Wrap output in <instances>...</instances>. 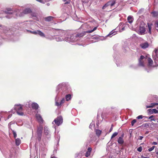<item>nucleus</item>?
Instances as JSON below:
<instances>
[{"label":"nucleus","mask_w":158,"mask_h":158,"mask_svg":"<svg viewBox=\"0 0 158 158\" xmlns=\"http://www.w3.org/2000/svg\"><path fill=\"white\" fill-rule=\"evenodd\" d=\"M97 28V27H94L93 30L91 31H84L80 34H77L75 35V34H73L70 35V38H68L69 37H66L64 39V40L66 41H77L78 39H77V37H81L84 35L86 33H91L93 31H95Z\"/></svg>","instance_id":"f257e3e1"},{"label":"nucleus","mask_w":158,"mask_h":158,"mask_svg":"<svg viewBox=\"0 0 158 158\" xmlns=\"http://www.w3.org/2000/svg\"><path fill=\"white\" fill-rule=\"evenodd\" d=\"M145 24L143 22L140 23V26L138 31V33L139 34L144 35L145 34Z\"/></svg>","instance_id":"f03ea898"},{"label":"nucleus","mask_w":158,"mask_h":158,"mask_svg":"<svg viewBox=\"0 0 158 158\" xmlns=\"http://www.w3.org/2000/svg\"><path fill=\"white\" fill-rule=\"evenodd\" d=\"M14 109L19 115H22L23 114L22 112V106L21 105H15L14 107Z\"/></svg>","instance_id":"7ed1b4c3"},{"label":"nucleus","mask_w":158,"mask_h":158,"mask_svg":"<svg viewBox=\"0 0 158 158\" xmlns=\"http://www.w3.org/2000/svg\"><path fill=\"white\" fill-rule=\"evenodd\" d=\"M152 57L155 63L158 65V48L155 49L152 53Z\"/></svg>","instance_id":"20e7f679"},{"label":"nucleus","mask_w":158,"mask_h":158,"mask_svg":"<svg viewBox=\"0 0 158 158\" xmlns=\"http://www.w3.org/2000/svg\"><path fill=\"white\" fill-rule=\"evenodd\" d=\"M43 127L42 126H40L38 128L37 134V139L39 141H40L41 139L42 136V132L43 130Z\"/></svg>","instance_id":"39448f33"},{"label":"nucleus","mask_w":158,"mask_h":158,"mask_svg":"<svg viewBox=\"0 0 158 158\" xmlns=\"http://www.w3.org/2000/svg\"><path fill=\"white\" fill-rule=\"evenodd\" d=\"M147 59L145 58L143 56H141L140 58L139 59V64L140 66H143L145 63V60Z\"/></svg>","instance_id":"423d86ee"},{"label":"nucleus","mask_w":158,"mask_h":158,"mask_svg":"<svg viewBox=\"0 0 158 158\" xmlns=\"http://www.w3.org/2000/svg\"><path fill=\"white\" fill-rule=\"evenodd\" d=\"M55 124L58 126H59L63 122V118L61 116L58 117L54 120Z\"/></svg>","instance_id":"0eeeda50"},{"label":"nucleus","mask_w":158,"mask_h":158,"mask_svg":"<svg viewBox=\"0 0 158 158\" xmlns=\"http://www.w3.org/2000/svg\"><path fill=\"white\" fill-rule=\"evenodd\" d=\"M28 107H31L33 109L36 110L38 107V105L36 103H32L31 101H30L28 103Z\"/></svg>","instance_id":"6e6552de"},{"label":"nucleus","mask_w":158,"mask_h":158,"mask_svg":"<svg viewBox=\"0 0 158 158\" xmlns=\"http://www.w3.org/2000/svg\"><path fill=\"white\" fill-rule=\"evenodd\" d=\"M115 3V1L111 2V1L108 2L102 7V9H104L106 7L110 6H113Z\"/></svg>","instance_id":"1a4fd4ad"},{"label":"nucleus","mask_w":158,"mask_h":158,"mask_svg":"<svg viewBox=\"0 0 158 158\" xmlns=\"http://www.w3.org/2000/svg\"><path fill=\"white\" fill-rule=\"evenodd\" d=\"M31 12V10L30 9L26 8L24 10L23 14L21 13L20 15H19V16H22L23 15V14H28L30 13Z\"/></svg>","instance_id":"9d476101"},{"label":"nucleus","mask_w":158,"mask_h":158,"mask_svg":"<svg viewBox=\"0 0 158 158\" xmlns=\"http://www.w3.org/2000/svg\"><path fill=\"white\" fill-rule=\"evenodd\" d=\"M140 46L142 48L145 49L148 47L149 44L147 42H145L141 44Z\"/></svg>","instance_id":"9b49d317"},{"label":"nucleus","mask_w":158,"mask_h":158,"mask_svg":"<svg viewBox=\"0 0 158 158\" xmlns=\"http://www.w3.org/2000/svg\"><path fill=\"white\" fill-rule=\"evenodd\" d=\"M36 117L38 121L40 123H42L43 120L40 114H36Z\"/></svg>","instance_id":"f8f14e48"},{"label":"nucleus","mask_w":158,"mask_h":158,"mask_svg":"<svg viewBox=\"0 0 158 158\" xmlns=\"http://www.w3.org/2000/svg\"><path fill=\"white\" fill-rule=\"evenodd\" d=\"M124 135L123 134L121 137H119L118 139V143L120 144H123L124 143V140L123 138V137Z\"/></svg>","instance_id":"ddd939ff"},{"label":"nucleus","mask_w":158,"mask_h":158,"mask_svg":"<svg viewBox=\"0 0 158 158\" xmlns=\"http://www.w3.org/2000/svg\"><path fill=\"white\" fill-rule=\"evenodd\" d=\"M44 131L45 134L46 136H49L50 135L49 131L48 130V128L47 127H44Z\"/></svg>","instance_id":"4468645a"},{"label":"nucleus","mask_w":158,"mask_h":158,"mask_svg":"<svg viewBox=\"0 0 158 158\" xmlns=\"http://www.w3.org/2000/svg\"><path fill=\"white\" fill-rule=\"evenodd\" d=\"M146 58H147L146 59H147L148 61L149 65V66H152L153 63L152 60L151 58L148 57L147 56H146Z\"/></svg>","instance_id":"2eb2a0df"},{"label":"nucleus","mask_w":158,"mask_h":158,"mask_svg":"<svg viewBox=\"0 0 158 158\" xmlns=\"http://www.w3.org/2000/svg\"><path fill=\"white\" fill-rule=\"evenodd\" d=\"M133 18L131 16H128L127 18V20L128 22L130 23H131L133 22Z\"/></svg>","instance_id":"dca6fc26"},{"label":"nucleus","mask_w":158,"mask_h":158,"mask_svg":"<svg viewBox=\"0 0 158 158\" xmlns=\"http://www.w3.org/2000/svg\"><path fill=\"white\" fill-rule=\"evenodd\" d=\"M144 117L145 118H148L149 119H150L151 121H155V118H154V116H153V115H151V116H150L149 117Z\"/></svg>","instance_id":"f3484780"},{"label":"nucleus","mask_w":158,"mask_h":158,"mask_svg":"<svg viewBox=\"0 0 158 158\" xmlns=\"http://www.w3.org/2000/svg\"><path fill=\"white\" fill-rule=\"evenodd\" d=\"M56 40L57 41H61L63 40L64 39L63 38L60 37H57L56 38Z\"/></svg>","instance_id":"a211bd4d"},{"label":"nucleus","mask_w":158,"mask_h":158,"mask_svg":"<svg viewBox=\"0 0 158 158\" xmlns=\"http://www.w3.org/2000/svg\"><path fill=\"white\" fill-rule=\"evenodd\" d=\"M15 143L17 145H19L21 143V140L19 139H15Z\"/></svg>","instance_id":"6ab92c4d"},{"label":"nucleus","mask_w":158,"mask_h":158,"mask_svg":"<svg viewBox=\"0 0 158 158\" xmlns=\"http://www.w3.org/2000/svg\"><path fill=\"white\" fill-rule=\"evenodd\" d=\"M148 29H149L148 32L150 34H151V29H152V24H151L148 23Z\"/></svg>","instance_id":"aec40b11"},{"label":"nucleus","mask_w":158,"mask_h":158,"mask_svg":"<svg viewBox=\"0 0 158 158\" xmlns=\"http://www.w3.org/2000/svg\"><path fill=\"white\" fill-rule=\"evenodd\" d=\"M152 16L156 17L158 16V12L153 11L151 13Z\"/></svg>","instance_id":"412c9836"},{"label":"nucleus","mask_w":158,"mask_h":158,"mask_svg":"<svg viewBox=\"0 0 158 158\" xmlns=\"http://www.w3.org/2000/svg\"><path fill=\"white\" fill-rule=\"evenodd\" d=\"M53 18V17L52 16H48L46 17L45 19L46 21H51Z\"/></svg>","instance_id":"4be33fe9"},{"label":"nucleus","mask_w":158,"mask_h":158,"mask_svg":"<svg viewBox=\"0 0 158 158\" xmlns=\"http://www.w3.org/2000/svg\"><path fill=\"white\" fill-rule=\"evenodd\" d=\"M65 98L66 101H68L71 99V95L69 94L67 95H66Z\"/></svg>","instance_id":"5701e85b"},{"label":"nucleus","mask_w":158,"mask_h":158,"mask_svg":"<svg viewBox=\"0 0 158 158\" xmlns=\"http://www.w3.org/2000/svg\"><path fill=\"white\" fill-rule=\"evenodd\" d=\"M39 35L42 37H45V35L44 33L38 30V33Z\"/></svg>","instance_id":"b1692460"},{"label":"nucleus","mask_w":158,"mask_h":158,"mask_svg":"<svg viewBox=\"0 0 158 158\" xmlns=\"http://www.w3.org/2000/svg\"><path fill=\"white\" fill-rule=\"evenodd\" d=\"M96 134L98 136H99L101 133V131L99 130H97L96 131Z\"/></svg>","instance_id":"393cba45"},{"label":"nucleus","mask_w":158,"mask_h":158,"mask_svg":"<svg viewBox=\"0 0 158 158\" xmlns=\"http://www.w3.org/2000/svg\"><path fill=\"white\" fill-rule=\"evenodd\" d=\"M155 26L156 27V30L158 31V19L155 22Z\"/></svg>","instance_id":"a878e982"},{"label":"nucleus","mask_w":158,"mask_h":158,"mask_svg":"<svg viewBox=\"0 0 158 158\" xmlns=\"http://www.w3.org/2000/svg\"><path fill=\"white\" fill-rule=\"evenodd\" d=\"M36 1L41 3H44L45 2L47 1L48 0H36Z\"/></svg>","instance_id":"bb28decb"},{"label":"nucleus","mask_w":158,"mask_h":158,"mask_svg":"<svg viewBox=\"0 0 158 158\" xmlns=\"http://www.w3.org/2000/svg\"><path fill=\"white\" fill-rule=\"evenodd\" d=\"M118 134V132H115L114 133L113 135H112V136H111V139L114 138V137H115V136H116Z\"/></svg>","instance_id":"cd10ccee"},{"label":"nucleus","mask_w":158,"mask_h":158,"mask_svg":"<svg viewBox=\"0 0 158 158\" xmlns=\"http://www.w3.org/2000/svg\"><path fill=\"white\" fill-rule=\"evenodd\" d=\"M148 114H153V111L152 110H152L151 109H149L148 110Z\"/></svg>","instance_id":"c85d7f7f"},{"label":"nucleus","mask_w":158,"mask_h":158,"mask_svg":"<svg viewBox=\"0 0 158 158\" xmlns=\"http://www.w3.org/2000/svg\"><path fill=\"white\" fill-rule=\"evenodd\" d=\"M136 122V120L134 119L131 122V124L132 126H133L134 124Z\"/></svg>","instance_id":"c756f323"},{"label":"nucleus","mask_w":158,"mask_h":158,"mask_svg":"<svg viewBox=\"0 0 158 158\" xmlns=\"http://www.w3.org/2000/svg\"><path fill=\"white\" fill-rule=\"evenodd\" d=\"M30 32L32 34L35 35H36L38 33V30L37 31H30Z\"/></svg>","instance_id":"7c9ffc66"},{"label":"nucleus","mask_w":158,"mask_h":158,"mask_svg":"<svg viewBox=\"0 0 158 158\" xmlns=\"http://www.w3.org/2000/svg\"><path fill=\"white\" fill-rule=\"evenodd\" d=\"M155 147V146H153L151 148H149L148 150L149 151V152H151L152 151L154 148Z\"/></svg>","instance_id":"2f4dec72"},{"label":"nucleus","mask_w":158,"mask_h":158,"mask_svg":"<svg viewBox=\"0 0 158 158\" xmlns=\"http://www.w3.org/2000/svg\"><path fill=\"white\" fill-rule=\"evenodd\" d=\"M115 31H114L113 30L111 31L109 34L108 35V36H110V35L114 33Z\"/></svg>","instance_id":"473e14b6"},{"label":"nucleus","mask_w":158,"mask_h":158,"mask_svg":"<svg viewBox=\"0 0 158 158\" xmlns=\"http://www.w3.org/2000/svg\"><path fill=\"white\" fill-rule=\"evenodd\" d=\"M137 150L139 152H141L142 151V147L140 146L137 149Z\"/></svg>","instance_id":"72a5a7b5"},{"label":"nucleus","mask_w":158,"mask_h":158,"mask_svg":"<svg viewBox=\"0 0 158 158\" xmlns=\"http://www.w3.org/2000/svg\"><path fill=\"white\" fill-rule=\"evenodd\" d=\"M152 110L153 111V113H158V111L156 109H152Z\"/></svg>","instance_id":"f704fd0d"},{"label":"nucleus","mask_w":158,"mask_h":158,"mask_svg":"<svg viewBox=\"0 0 158 158\" xmlns=\"http://www.w3.org/2000/svg\"><path fill=\"white\" fill-rule=\"evenodd\" d=\"M13 133L14 135V137L15 138L17 136V134L14 131H13Z\"/></svg>","instance_id":"c9c22d12"},{"label":"nucleus","mask_w":158,"mask_h":158,"mask_svg":"<svg viewBox=\"0 0 158 158\" xmlns=\"http://www.w3.org/2000/svg\"><path fill=\"white\" fill-rule=\"evenodd\" d=\"M90 152L87 151L86 152V154H85V156L86 157L89 156V155L90 154Z\"/></svg>","instance_id":"e433bc0d"},{"label":"nucleus","mask_w":158,"mask_h":158,"mask_svg":"<svg viewBox=\"0 0 158 158\" xmlns=\"http://www.w3.org/2000/svg\"><path fill=\"white\" fill-rule=\"evenodd\" d=\"M65 101L64 99V98H63L61 100L60 102V105H61Z\"/></svg>","instance_id":"4c0bfd02"},{"label":"nucleus","mask_w":158,"mask_h":158,"mask_svg":"<svg viewBox=\"0 0 158 158\" xmlns=\"http://www.w3.org/2000/svg\"><path fill=\"white\" fill-rule=\"evenodd\" d=\"M143 118V116L142 115H139L138 116H137L136 118H137L138 119H142Z\"/></svg>","instance_id":"58836bf2"},{"label":"nucleus","mask_w":158,"mask_h":158,"mask_svg":"<svg viewBox=\"0 0 158 158\" xmlns=\"http://www.w3.org/2000/svg\"><path fill=\"white\" fill-rule=\"evenodd\" d=\"M92 151V148H89L88 149V152H89L90 153Z\"/></svg>","instance_id":"ea45409f"},{"label":"nucleus","mask_w":158,"mask_h":158,"mask_svg":"<svg viewBox=\"0 0 158 158\" xmlns=\"http://www.w3.org/2000/svg\"><path fill=\"white\" fill-rule=\"evenodd\" d=\"M70 2H71V1L70 0H68L65 2V3H64V4L70 3Z\"/></svg>","instance_id":"a19ab883"},{"label":"nucleus","mask_w":158,"mask_h":158,"mask_svg":"<svg viewBox=\"0 0 158 158\" xmlns=\"http://www.w3.org/2000/svg\"><path fill=\"white\" fill-rule=\"evenodd\" d=\"M151 106H146L147 108H151L153 106L152 105H151Z\"/></svg>","instance_id":"79ce46f5"},{"label":"nucleus","mask_w":158,"mask_h":158,"mask_svg":"<svg viewBox=\"0 0 158 158\" xmlns=\"http://www.w3.org/2000/svg\"><path fill=\"white\" fill-rule=\"evenodd\" d=\"M60 103H59V102H56V106H60L61 105H60Z\"/></svg>","instance_id":"37998d69"},{"label":"nucleus","mask_w":158,"mask_h":158,"mask_svg":"<svg viewBox=\"0 0 158 158\" xmlns=\"http://www.w3.org/2000/svg\"><path fill=\"white\" fill-rule=\"evenodd\" d=\"M151 105H152L153 106L155 105H158V103H152L151 104Z\"/></svg>","instance_id":"c03bdc74"},{"label":"nucleus","mask_w":158,"mask_h":158,"mask_svg":"<svg viewBox=\"0 0 158 158\" xmlns=\"http://www.w3.org/2000/svg\"><path fill=\"white\" fill-rule=\"evenodd\" d=\"M143 138V137L142 136H140L139 137L138 139L139 140H142V139Z\"/></svg>","instance_id":"a18cd8bd"},{"label":"nucleus","mask_w":158,"mask_h":158,"mask_svg":"<svg viewBox=\"0 0 158 158\" xmlns=\"http://www.w3.org/2000/svg\"><path fill=\"white\" fill-rule=\"evenodd\" d=\"M113 128V125H112L111 127L110 128V131H109V132H111L112 131V130Z\"/></svg>","instance_id":"49530a36"},{"label":"nucleus","mask_w":158,"mask_h":158,"mask_svg":"<svg viewBox=\"0 0 158 158\" xmlns=\"http://www.w3.org/2000/svg\"><path fill=\"white\" fill-rule=\"evenodd\" d=\"M65 32V31H63V30H60V33H64Z\"/></svg>","instance_id":"de8ad7c7"},{"label":"nucleus","mask_w":158,"mask_h":158,"mask_svg":"<svg viewBox=\"0 0 158 158\" xmlns=\"http://www.w3.org/2000/svg\"><path fill=\"white\" fill-rule=\"evenodd\" d=\"M152 144L154 145H156L157 144V143L156 142H153L152 143Z\"/></svg>","instance_id":"09e8293b"},{"label":"nucleus","mask_w":158,"mask_h":158,"mask_svg":"<svg viewBox=\"0 0 158 158\" xmlns=\"http://www.w3.org/2000/svg\"><path fill=\"white\" fill-rule=\"evenodd\" d=\"M6 14H12V12H6Z\"/></svg>","instance_id":"8fccbe9b"},{"label":"nucleus","mask_w":158,"mask_h":158,"mask_svg":"<svg viewBox=\"0 0 158 158\" xmlns=\"http://www.w3.org/2000/svg\"><path fill=\"white\" fill-rule=\"evenodd\" d=\"M70 35H68L67 37H69L68 38H70Z\"/></svg>","instance_id":"3c124183"},{"label":"nucleus","mask_w":158,"mask_h":158,"mask_svg":"<svg viewBox=\"0 0 158 158\" xmlns=\"http://www.w3.org/2000/svg\"><path fill=\"white\" fill-rule=\"evenodd\" d=\"M51 158H55V157L54 156H52L51 157Z\"/></svg>","instance_id":"603ef678"},{"label":"nucleus","mask_w":158,"mask_h":158,"mask_svg":"<svg viewBox=\"0 0 158 158\" xmlns=\"http://www.w3.org/2000/svg\"><path fill=\"white\" fill-rule=\"evenodd\" d=\"M11 124H10V123H9L8 124V126H9V128L10 127V125Z\"/></svg>","instance_id":"864d4df0"},{"label":"nucleus","mask_w":158,"mask_h":158,"mask_svg":"<svg viewBox=\"0 0 158 158\" xmlns=\"http://www.w3.org/2000/svg\"><path fill=\"white\" fill-rule=\"evenodd\" d=\"M142 158H147V157H145L143 156H142Z\"/></svg>","instance_id":"5fc2aeb1"},{"label":"nucleus","mask_w":158,"mask_h":158,"mask_svg":"<svg viewBox=\"0 0 158 158\" xmlns=\"http://www.w3.org/2000/svg\"><path fill=\"white\" fill-rule=\"evenodd\" d=\"M156 154L157 155H158V151L157 152H156Z\"/></svg>","instance_id":"6e6d98bb"},{"label":"nucleus","mask_w":158,"mask_h":158,"mask_svg":"<svg viewBox=\"0 0 158 158\" xmlns=\"http://www.w3.org/2000/svg\"><path fill=\"white\" fill-rule=\"evenodd\" d=\"M67 0H63V1H64V2H65Z\"/></svg>","instance_id":"4d7b16f0"}]
</instances>
